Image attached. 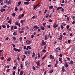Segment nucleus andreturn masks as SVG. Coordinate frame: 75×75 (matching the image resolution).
Masks as SVG:
<instances>
[{
  "mask_svg": "<svg viewBox=\"0 0 75 75\" xmlns=\"http://www.w3.org/2000/svg\"><path fill=\"white\" fill-rule=\"evenodd\" d=\"M36 63L37 64V65L38 66V67H40V65H41L40 62V61H38V62H36Z\"/></svg>",
  "mask_w": 75,
  "mask_h": 75,
  "instance_id": "obj_1",
  "label": "nucleus"
},
{
  "mask_svg": "<svg viewBox=\"0 0 75 75\" xmlns=\"http://www.w3.org/2000/svg\"><path fill=\"white\" fill-rule=\"evenodd\" d=\"M59 50H60V48L58 47L55 49V51L56 52H59Z\"/></svg>",
  "mask_w": 75,
  "mask_h": 75,
  "instance_id": "obj_2",
  "label": "nucleus"
},
{
  "mask_svg": "<svg viewBox=\"0 0 75 75\" xmlns=\"http://www.w3.org/2000/svg\"><path fill=\"white\" fill-rule=\"evenodd\" d=\"M25 65L26 67H28L29 65V63L28 61L26 62L25 63Z\"/></svg>",
  "mask_w": 75,
  "mask_h": 75,
  "instance_id": "obj_3",
  "label": "nucleus"
},
{
  "mask_svg": "<svg viewBox=\"0 0 75 75\" xmlns=\"http://www.w3.org/2000/svg\"><path fill=\"white\" fill-rule=\"evenodd\" d=\"M42 45H46V43L44 41V40H42Z\"/></svg>",
  "mask_w": 75,
  "mask_h": 75,
  "instance_id": "obj_4",
  "label": "nucleus"
},
{
  "mask_svg": "<svg viewBox=\"0 0 75 75\" xmlns=\"http://www.w3.org/2000/svg\"><path fill=\"white\" fill-rule=\"evenodd\" d=\"M58 61L56 60V64H55V67H57V64H58Z\"/></svg>",
  "mask_w": 75,
  "mask_h": 75,
  "instance_id": "obj_5",
  "label": "nucleus"
},
{
  "mask_svg": "<svg viewBox=\"0 0 75 75\" xmlns=\"http://www.w3.org/2000/svg\"><path fill=\"white\" fill-rule=\"evenodd\" d=\"M8 23H9L10 24H11V19L10 18L9 20V21H8Z\"/></svg>",
  "mask_w": 75,
  "mask_h": 75,
  "instance_id": "obj_6",
  "label": "nucleus"
},
{
  "mask_svg": "<svg viewBox=\"0 0 75 75\" xmlns=\"http://www.w3.org/2000/svg\"><path fill=\"white\" fill-rule=\"evenodd\" d=\"M28 48L29 49H30H30H31V47H30V46H27L26 50H28Z\"/></svg>",
  "mask_w": 75,
  "mask_h": 75,
  "instance_id": "obj_7",
  "label": "nucleus"
},
{
  "mask_svg": "<svg viewBox=\"0 0 75 75\" xmlns=\"http://www.w3.org/2000/svg\"><path fill=\"white\" fill-rule=\"evenodd\" d=\"M33 28H36V29H37L40 28H39V27H38L37 26H34L33 27Z\"/></svg>",
  "mask_w": 75,
  "mask_h": 75,
  "instance_id": "obj_8",
  "label": "nucleus"
},
{
  "mask_svg": "<svg viewBox=\"0 0 75 75\" xmlns=\"http://www.w3.org/2000/svg\"><path fill=\"white\" fill-rule=\"evenodd\" d=\"M65 67L66 68H68V63L67 62L66 63H65Z\"/></svg>",
  "mask_w": 75,
  "mask_h": 75,
  "instance_id": "obj_9",
  "label": "nucleus"
},
{
  "mask_svg": "<svg viewBox=\"0 0 75 75\" xmlns=\"http://www.w3.org/2000/svg\"><path fill=\"white\" fill-rule=\"evenodd\" d=\"M26 42L27 44H29L31 43V42L29 41V40H27L26 41Z\"/></svg>",
  "mask_w": 75,
  "mask_h": 75,
  "instance_id": "obj_10",
  "label": "nucleus"
},
{
  "mask_svg": "<svg viewBox=\"0 0 75 75\" xmlns=\"http://www.w3.org/2000/svg\"><path fill=\"white\" fill-rule=\"evenodd\" d=\"M40 28L42 30H45V28H44V27H43V26H40Z\"/></svg>",
  "mask_w": 75,
  "mask_h": 75,
  "instance_id": "obj_11",
  "label": "nucleus"
},
{
  "mask_svg": "<svg viewBox=\"0 0 75 75\" xmlns=\"http://www.w3.org/2000/svg\"><path fill=\"white\" fill-rule=\"evenodd\" d=\"M62 25L64 27V26H65V25H66V24L64 22H63L62 24Z\"/></svg>",
  "mask_w": 75,
  "mask_h": 75,
  "instance_id": "obj_12",
  "label": "nucleus"
},
{
  "mask_svg": "<svg viewBox=\"0 0 75 75\" xmlns=\"http://www.w3.org/2000/svg\"><path fill=\"white\" fill-rule=\"evenodd\" d=\"M62 35H61L60 37V38H59V40H62Z\"/></svg>",
  "mask_w": 75,
  "mask_h": 75,
  "instance_id": "obj_13",
  "label": "nucleus"
},
{
  "mask_svg": "<svg viewBox=\"0 0 75 75\" xmlns=\"http://www.w3.org/2000/svg\"><path fill=\"white\" fill-rule=\"evenodd\" d=\"M62 71L63 72H65V68L64 67H63L62 68Z\"/></svg>",
  "mask_w": 75,
  "mask_h": 75,
  "instance_id": "obj_14",
  "label": "nucleus"
},
{
  "mask_svg": "<svg viewBox=\"0 0 75 75\" xmlns=\"http://www.w3.org/2000/svg\"><path fill=\"white\" fill-rule=\"evenodd\" d=\"M69 64H74V62H73V61L71 60L70 61Z\"/></svg>",
  "mask_w": 75,
  "mask_h": 75,
  "instance_id": "obj_15",
  "label": "nucleus"
},
{
  "mask_svg": "<svg viewBox=\"0 0 75 75\" xmlns=\"http://www.w3.org/2000/svg\"><path fill=\"white\" fill-rule=\"evenodd\" d=\"M50 58H52V59H54V56H52V55H50Z\"/></svg>",
  "mask_w": 75,
  "mask_h": 75,
  "instance_id": "obj_16",
  "label": "nucleus"
},
{
  "mask_svg": "<svg viewBox=\"0 0 75 75\" xmlns=\"http://www.w3.org/2000/svg\"><path fill=\"white\" fill-rule=\"evenodd\" d=\"M62 8V6H61L60 7H58L57 8V10H59V9H61Z\"/></svg>",
  "mask_w": 75,
  "mask_h": 75,
  "instance_id": "obj_17",
  "label": "nucleus"
},
{
  "mask_svg": "<svg viewBox=\"0 0 75 75\" xmlns=\"http://www.w3.org/2000/svg\"><path fill=\"white\" fill-rule=\"evenodd\" d=\"M49 13H47L46 14V18H48V16H49Z\"/></svg>",
  "mask_w": 75,
  "mask_h": 75,
  "instance_id": "obj_18",
  "label": "nucleus"
},
{
  "mask_svg": "<svg viewBox=\"0 0 75 75\" xmlns=\"http://www.w3.org/2000/svg\"><path fill=\"white\" fill-rule=\"evenodd\" d=\"M8 4H10L11 3V0H9L8 1Z\"/></svg>",
  "mask_w": 75,
  "mask_h": 75,
  "instance_id": "obj_19",
  "label": "nucleus"
},
{
  "mask_svg": "<svg viewBox=\"0 0 75 75\" xmlns=\"http://www.w3.org/2000/svg\"><path fill=\"white\" fill-rule=\"evenodd\" d=\"M3 11H5V9H3V8H1V12H3Z\"/></svg>",
  "mask_w": 75,
  "mask_h": 75,
  "instance_id": "obj_20",
  "label": "nucleus"
},
{
  "mask_svg": "<svg viewBox=\"0 0 75 75\" xmlns=\"http://www.w3.org/2000/svg\"><path fill=\"white\" fill-rule=\"evenodd\" d=\"M53 6H49V8L50 9H52V8H53Z\"/></svg>",
  "mask_w": 75,
  "mask_h": 75,
  "instance_id": "obj_21",
  "label": "nucleus"
},
{
  "mask_svg": "<svg viewBox=\"0 0 75 75\" xmlns=\"http://www.w3.org/2000/svg\"><path fill=\"white\" fill-rule=\"evenodd\" d=\"M11 61V57L8 58L7 60V61Z\"/></svg>",
  "mask_w": 75,
  "mask_h": 75,
  "instance_id": "obj_22",
  "label": "nucleus"
},
{
  "mask_svg": "<svg viewBox=\"0 0 75 75\" xmlns=\"http://www.w3.org/2000/svg\"><path fill=\"white\" fill-rule=\"evenodd\" d=\"M28 54H30V53H31V51L30 50H28Z\"/></svg>",
  "mask_w": 75,
  "mask_h": 75,
  "instance_id": "obj_23",
  "label": "nucleus"
},
{
  "mask_svg": "<svg viewBox=\"0 0 75 75\" xmlns=\"http://www.w3.org/2000/svg\"><path fill=\"white\" fill-rule=\"evenodd\" d=\"M13 35H17V33L16 32H15L14 33H13Z\"/></svg>",
  "mask_w": 75,
  "mask_h": 75,
  "instance_id": "obj_24",
  "label": "nucleus"
},
{
  "mask_svg": "<svg viewBox=\"0 0 75 75\" xmlns=\"http://www.w3.org/2000/svg\"><path fill=\"white\" fill-rule=\"evenodd\" d=\"M46 57H47V55H45L42 58V60L44 59V58H45Z\"/></svg>",
  "mask_w": 75,
  "mask_h": 75,
  "instance_id": "obj_25",
  "label": "nucleus"
},
{
  "mask_svg": "<svg viewBox=\"0 0 75 75\" xmlns=\"http://www.w3.org/2000/svg\"><path fill=\"white\" fill-rule=\"evenodd\" d=\"M23 71H22L20 72V74L21 75H23Z\"/></svg>",
  "mask_w": 75,
  "mask_h": 75,
  "instance_id": "obj_26",
  "label": "nucleus"
},
{
  "mask_svg": "<svg viewBox=\"0 0 75 75\" xmlns=\"http://www.w3.org/2000/svg\"><path fill=\"white\" fill-rule=\"evenodd\" d=\"M13 50L14 51H16L17 52V51H18V49H16L15 48H14L13 49Z\"/></svg>",
  "mask_w": 75,
  "mask_h": 75,
  "instance_id": "obj_27",
  "label": "nucleus"
},
{
  "mask_svg": "<svg viewBox=\"0 0 75 75\" xmlns=\"http://www.w3.org/2000/svg\"><path fill=\"white\" fill-rule=\"evenodd\" d=\"M20 66L21 68L22 69H23V64H20Z\"/></svg>",
  "mask_w": 75,
  "mask_h": 75,
  "instance_id": "obj_28",
  "label": "nucleus"
},
{
  "mask_svg": "<svg viewBox=\"0 0 75 75\" xmlns=\"http://www.w3.org/2000/svg\"><path fill=\"white\" fill-rule=\"evenodd\" d=\"M15 11H17L18 10V8H17V7H16L15 9Z\"/></svg>",
  "mask_w": 75,
  "mask_h": 75,
  "instance_id": "obj_29",
  "label": "nucleus"
},
{
  "mask_svg": "<svg viewBox=\"0 0 75 75\" xmlns=\"http://www.w3.org/2000/svg\"><path fill=\"white\" fill-rule=\"evenodd\" d=\"M23 10V8H19V11H22Z\"/></svg>",
  "mask_w": 75,
  "mask_h": 75,
  "instance_id": "obj_30",
  "label": "nucleus"
},
{
  "mask_svg": "<svg viewBox=\"0 0 75 75\" xmlns=\"http://www.w3.org/2000/svg\"><path fill=\"white\" fill-rule=\"evenodd\" d=\"M68 30V31H71V28H69Z\"/></svg>",
  "mask_w": 75,
  "mask_h": 75,
  "instance_id": "obj_31",
  "label": "nucleus"
},
{
  "mask_svg": "<svg viewBox=\"0 0 75 75\" xmlns=\"http://www.w3.org/2000/svg\"><path fill=\"white\" fill-rule=\"evenodd\" d=\"M24 4H25L28 5V4H30V3L29 2H24Z\"/></svg>",
  "mask_w": 75,
  "mask_h": 75,
  "instance_id": "obj_32",
  "label": "nucleus"
},
{
  "mask_svg": "<svg viewBox=\"0 0 75 75\" xmlns=\"http://www.w3.org/2000/svg\"><path fill=\"white\" fill-rule=\"evenodd\" d=\"M15 24L16 25H18V22H17V21H16V22Z\"/></svg>",
  "mask_w": 75,
  "mask_h": 75,
  "instance_id": "obj_33",
  "label": "nucleus"
},
{
  "mask_svg": "<svg viewBox=\"0 0 75 75\" xmlns=\"http://www.w3.org/2000/svg\"><path fill=\"white\" fill-rule=\"evenodd\" d=\"M25 54H28V51H25Z\"/></svg>",
  "mask_w": 75,
  "mask_h": 75,
  "instance_id": "obj_34",
  "label": "nucleus"
},
{
  "mask_svg": "<svg viewBox=\"0 0 75 75\" xmlns=\"http://www.w3.org/2000/svg\"><path fill=\"white\" fill-rule=\"evenodd\" d=\"M58 25H55L53 26V27L54 28H56L57 27H58Z\"/></svg>",
  "mask_w": 75,
  "mask_h": 75,
  "instance_id": "obj_35",
  "label": "nucleus"
},
{
  "mask_svg": "<svg viewBox=\"0 0 75 75\" xmlns=\"http://www.w3.org/2000/svg\"><path fill=\"white\" fill-rule=\"evenodd\" d=\"M19 40H20V41L21 42V41H22V37H21L19 38Z\"/></svg>",
  "mask_w": 75,
  "mask_h": 75,
  "instance_id": "obj_36",
  "label": "nucleus"
},
{
  "mask_svg": "<svg viewBox=\"0 0 75 75\" xmlns=\"http://www.w3.org/2000/svg\"><path fill=\"white\" fill-rule=\"evenodd\" d=\"M8 1V0H5L4 2L5 3H7Z\"/></svg>",
  "mask_w": 75,
  "mask_h": 75,
  "instance_id": "obj_37",
  "label": "nucleus"
},
{
  "mask_svg": "<svg viewBox=\"0 0 75 75\" xmlns=\"http://www.w3.org/2000/svg\"><path fill=\"white\" fill-rule=\"evenodd\" d=\"M13 40H14L15 41V40H16V38L15 37H13Z\"/></svg>",
  "mask_w": 75,
  "mask_h": 75,
  "instance_id": "obj_38",
  "label": "nucleus"
},
{
  "mask_svg": "<svg viewBox=\"0 0 75 75\" xmlns=\"http://www.w3.org/2000/svg\"><path fill=\"white\" fill-rule=\"evenodd\" d=\"M25 21H24V20H22L21 21V23H24V22Z\"/></svg>",
  "mask_w": 75,
  "mask_h": 75,
  "instance_id": "obj_39",
  "label": "nucleus"
},
{
  "mask_svg": "<svg viewBox=\"0 0 75 75\" xmlns=\"http://www.w3.org/2000/svg\"><path fill=\"white\" fill-rule=\"evenodd\" d=\"M14 29H17V26H15L14 27Z\"/></svg>",
  "mask_w": 75,
  "mask_h": 75,
  "instance_id": "obj_40",
  "label": "nucleus"
},
{
  "mask_svg": "<svg viewBox=\"0 0 75 75\" xmlns=\"http://www.w3.org/2000/svg\"><path fill=\"white\" fill-rule=\"evenodd\" d=\"M20 57L19 56H18L17 58V60L18 61H20Z\"/></svg>",
  "mask_w": 75,
  "mask_h": 75,
  "instance_id": "obj_41",
  "label": "nucleus"
},
{
  "mask_svg": "<svg viewBox=\"0 0 75 75\" xmlns=\"http://www.w3.org/2000/svg\"><path fill=\"white\" fill-rule=\"evenodd\" d=\"M18 74H19V72H20V69H19V67H18Z\"/></svg>",
  "mask_w": 75,
  "mask_h": 75,
  "instance_id": "obj_42",
  "label": "nucleus"
},
{
  "mask_svg": "<svg viewBox=\"0 0 75 75\" xmlns=\"http://www.w3.org/2000/svg\"><path fill=\"white\" fill-rule=\"evenodd\" d=\"M2 27H3V28H5L6 27V26H5V25H2Z\"/></svg>",
  "mask_w": 75,
  "mask_h": 75,
  "instance_id": "obj_43",
  "label": "nucleus"
},
{
  "mask_svg": "<svg viewBox=\"0 0 75 75\" xmlns=\"http://www.w3.org/2000/svg\"><path fill=\"white\" fill-rule=\"evenodd\" d=\"M48 38L47 37V36H45V40H47Z\"/></svg>",
  "mask_w": 75,
  "mask_h": 75,
  "instance_id": "obj_44",
  "label": "nucleus"
},
{
  "mask_svg": "<svg viewBox=\"0 0 75 75\" xmlns=\"http://www.w3.org/2000/svg\"><path fill=\"white\" fill-rule=\"evenodd\" d=\"M4 57L2 56L1 57V59L2 60H4Z\"/></svg>",
  "mask_w": 75,
  "mask_h": 75,
  "instance_id": "obj_45",
  "label": "nucleus"
},
{
  "mask_svg": "<svg viewBox=\"0 0 75 75\" xmlns=\"http://www.w3.org/2000/svg\"><path fill=\"white\" fill-rule=\"evenodd\" d=\"M45 24H46V23H44L43 24V25H44V27H45Z\"/></svg>",
  "mask_w": 75,
  "mask_h": 75,
  "instance_id": "obj_46",
  "label": "nucleus"
},
{
  "mask_svg": "<svg viewBox=\"0 0 75 75\" xmlns=\"http://www.w3.org/2000/svg\"><path fill=\"white\" fill-rule=\"evenodd\" d=\"M52 72H53V70H50L49 71V73H51V74H52Z\"/></svg>",
  "mask_w": 75,
  "mask_h": 75,
  "instance_id": "obj_47",
  "label": "nucleus"
},
{
  "mask_svg": "<svg viewBox=\"0 0 75 75\" xmlns=\"http://www.w3.org/2000/svg\"><path fill=\"white\" fill-rule=\"evenodd\" d=\"M59 56L60 57H62V54H60L59 55Z\"/></svg>",
  "mask_w": 75,
  "mask_h": 75,
  "instance_id": "obj_48",
  "label": "nucleus"
},
{
  "mask_svg": "<svg viewBox=\"0 0 75 75\" xmlns=\"http://www.w3.org/2000/svg\"><path fill=\"white\" fill-rule=\"evenodd\" d=\"M16 72H15V71H13V75H16Z\"/></svg>",
  "mask_w": 75,
  "mask_h": 75,
  "instance_id": "obj_49",
  "label": "nucleus"
},
{
  "mask_svg": "<svg viewBox=\"0 0 75 75\" xmlns=\"http://www.w3.org/2000/svg\"><path fill=\"white\" fill-rule=\"evenodd\" d=\"M44 54V53H43V52H41V54H40V55H41V56H42L43 55V54Z\"/></svg>",
  "mask_w": 75,
  "mask_h": 75,
  "instance_id": "obj_50",
  "label": "nucleus"
},
{
  "mask_svg": "<svg viewBox=\"0 0 75 75\" xmlns=\"http://www.w3.org/2000/svg\"><path fill=\"white\" fill-rule=\"evenodd\" d=\"M24 50H27V48H26V46H24Z\"/></svg>",
  "mask_w": 75,
  "mask_h": 75,
  "instance_id": "obj_51",
  "label": "nucleus"
},
{
  "mask_svg": "<svg viewBox=\"0 0 75 75\" xmlns=\"http://www.w3.org/2000/svg\"><path fill=\"white\" fill-rule=\"evenodd\" d=\"M13 28H14V26H12L11 28V30H13Z\"/></svg>",
  "mask_w": 75,
  "mask_h": 75,
  "instance_id": "obj_52",
  "label": "nucleus"
},
{
  "mask_svg": "<svg viewBox=\"0 0 75 75\" xmlns=\"http://www.w3.org/2000/svg\"><path fill=\"white\" fill-rule=\"evenodd\" d=\"M68 42L69 44H70L71 43V41L70 40H68Z\"/></svg>",
  "mask_w": 75,
  "mask_h": 75,
  "instance_id": "obj_53",
  "label": "nucleus"
},
{
  "mask_svg": "<svg viewBox=\"0 0 75 75\" xmlns=\"http://www.w3.org/2000/svg\"><path fill=\"white\" fill-rule=\"evenodd\" d=\"M12 16H16V13H13Z\"/></svg>",
  "mask_w": 75,
  "mask_h": 75,
  "instance_id": "obj_54",
  "label": "nucleus"
},
{
  "mask_svg": "<svg viewBox=\"0 0 75 75\" xmlns=\"http://www.w3.org/2000/svg\"><path fill=\"white\" fill-rule=\"evenodd\" d=\"M23 31H20L19 32L21 34H22V33H23Z\"/></svg>",
  "mask_w": 75,
  "mask_h": 75,
  "instance_id": "obj_55",
  "label": "nucleus"
},
{
  "mask_svg": "<svg viewBox=\"0 0 75 75\" xmlns=\"http://www.w3.org/2000/svg\"><path fill=\"white\" fill-rule=\"evenodd\" d=\"M33 69L34 70H35V67L33 66Z\"/></svg>",
  "mask_w": 75,
  "mask_h": 75,
  "instance_id": "obj_56",
  "label": "nucleus"
},
{
  "mask_svg": "<svg viewBox=\"0 0 75 75\" xmlns=\"http://www.w3.org/2000/svg\"><path fill=\"white\" fill-rule=\"evenodd\" d=\"M61 28L62 29H63L64 28V27H63V25H61Z\"/></svg>",
  "mask_w": 75,
  "mask_h": 75,
  "instance_id": "obj_57",
  "label": "nucleus"
},
{
  "mask_svg": "<svg viewBox=\"0 0 75 75\" xmlns=\"http://www.w3.org/2000/svg\"><path fill=\"white\" fill-rule=\"evenodd\" d=\"M38 58H40V54H39V53H38Z\"/></svg>",
  "mask_w": 75,
  "mask_h": 75,
  "instance_id": "obj_58",
  "label": "nucleus"
},
{
  "mask_svg": "<svg viewBox=\"0 0 75 75\" xmlns=\"http://www.w3.org/2000/svg\"><path fill=\"white\" fill-rule=\"evenodd\" d=\"M63 11H64V8H62L61 11L62 12Z\"/></svg>",
  "mask_w": 75,
  "mask_h": 75,
  "instance_id": "obj_59",
  "label": "nucleus"
},
{
  "mask_svg": "<svg viewBox=\"0 0 75 75\" xmlns=\"http://www.w3.org/2000/svg\"><path fill=\"white\" fill-rule=\"evenodd\" d=\"M9 71H10V69H8L6 71L7 72H8Z\"/></svg>",
  "mask_w": 75,
  "mask_h": 75,
  "instance_id": "obj_60",
  "label": "nucleus"
},
{
  "mask_svg": "<svg viewBox=\"0 0 75 75\" xmlns=\"http://www.w3.org/2000/svg\"><path fill=\"white\" fill-rule=\"evenodd\" d=\"M42 51L44 52H46V50H42Z\"/></svg>",
  "mask_w": 75,
  "mask_h": 75,
  "instance_id": "obj_61",
  "label": "nucleus"
},
{
  "mask_svg": "<svg viewBox=\"0 0 75 75\" xmlns=\"http://www.w3.org/2000/svg\"><path fill=\"white\" fill-rule=\"evenodd\" d=\"M59 61H60V62H61V61H62L61 58H59Z\"/></svg>",
  "mask_w": 75,
  "mask_h": 75,
  "instance_id": "obj_62",
  "label": "nucleus"
},
{
  "mask_svg": "<svg viewBox=\"0 0 75 75\" xmlns=\"http://www.w3.org/2000/svg\"><path fill=\"white\" fill-rule=\"evenodd\" d=\"M6 7H7V6H6V5H5L3 6V8H6Z\"/></svg>",
  "mask_w": 75,
  "mask_h": 75,
  "instance_id": "obj_63",
  "label": "nucleus"
},
{
  "mask_svg": "<svg viewBox=\"0 0 75 75\" xmlns=\"http://www.w3.org/2000/svg\"><path fill=\"white\" fill-rule=\"evenodd\" d=\"M75 21H73V22L72 23V24H75Z\"/></svg>",
  "mask_w": 75,
  "mask_h": 75,
  "instance_id": "obj_64",
  "label": "nucleus"
}]
</instances>
